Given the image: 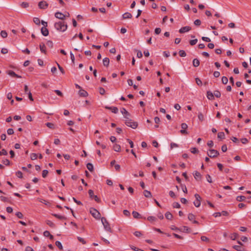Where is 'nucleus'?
I'll list each match as a JSON object with an SVG mask.
<instances>
[{
  "mask_svg": "<svg viewBox=\"0 0 251 251\" xmlns=\"http://www.w3.org/2000/svg\"><path fill=\"white\" fill-rule=\"evenodd\" d=\"M54 27L56 30L64 32L67 30L68 26L67 24H64V22L60 21L55 23L54 24Z\"/></svg>",
  "mask_w": 251,
  "mask_h": 251,
  "instance_id": "f257e3e1",
  "label": "nucleus"
},
{
  "mask_svg": "<svg viewBox=\"0 0 251 251\" xmlns=\"http://www.w3.org/2000/svg\"><path fill=\"white\" fill-rule=\"evenodd\" d=\"M101 221L102 225H103L104 229L109 232L112 233V230L111 229L110 225L108 222L107 221L106 219L104 217H102L101 218Z\"/></svg>",
  "mask_w": 251,
  "mask_h": 251,
  "instance_id": "f03ea898",
  "label": "nucleus"
},
{
  "mask_svg": "<svg viewBox=\"0 0 251 251\" xmlns=\"http://www.w3.org/2000/svg\"><path fill=\"white\" fill-rule=\"evenodd\" d=\"M90 213L94 218L96 219H100V213L95 208L91 207L90 208Z\"/></svg>",
  "mask_w": 251,
  "mask_h": 251,
  "instance_id": "7ed1b4c3",
  "label": "nucleus"
},
{
  "mask_svg": "<svg viewBox=\"0 0 251 251\" xmlns=\"http://www.w3.org/2000/svg\"><path fill=\"white\" fill-rule=\"evenodd\" d=\"M207 154L209 157L211 158H214L219 155V152L217 150L211 149L207 151Z\"/></svg>",
  "mask_w": 251,
  "mask_h": 251,
  "instance_id": "20e7f679",
  "label": "nucleus"
},
{
  "mask_svg": "<svg viewBox=\"0 0 251 251\" xmlns=\"http://www.w3.org/2000/svg\"><path fill=\"white\" fill-rule=\"evenodd\" d=\"M195 197L196 198V201H194V204L196 207H198L201 205V197L200 195L198 194H196L195 195Z\"/></svg>",
  "mask_w": 251,
  "mask_h": 251,
  "instance_id": "39448f33",
  "label": "nucleus"
},
{
  "mask_svg": "<svg viewBox=\"0 0 251 251\" xmlns=\"http://www.w3.org/2000/svg\"><path fill=\"white\" fill-rule=\"evenodd\" d=\"M181 127L182 129L180 130V132L182 134H188V133L186 130V129L188 128V126L186 123H182L181 125Z\"/></svg>",
  "mask_w": 251,
  "mask_h": 251,
  "instance_id": "423d86ee",
  "label": "nucleus"
},
{
  "mask_svg": "<svg viewBox=\"0 0 251 251\" xmlns=\"http://www.w3.org/2000/svg\"><path fill=\"white\" fill-rule=\"evenodd\" d=\"M48 3L47 1L42 0L39 2L38 6L40 9H45L48 7Z\"/></svg>",
  "mask_w": 251,
  "mask_h": 251,
  "instance_id": "0eeeda50",
  "label": "nucleus"
},
{
  "mask_svg": "<svg viewBox=\"0 0 251 251\" xmlns=\"http://www.w3.org/2000/svg\"><path fill=\"white\" fill-rule=\"evenodd\" d=\"M191 29V27L190 26H186L181 27L179 30V32L180 33H184L186 32H188V31H190Z\"/></svg>",
  "mask_w": 251,
  "mask_h": 251,
  "instance_id": "6e6552de",
  "label": "nucleus"
},
{
  "mask_svg": "<svg viewBox=\"0 0 251 251\" xmlns=\"http://www.w3.org/2000/svg\"><path fill=\"white\" fill-rule=\"evenodd\" d=\"M138 123L137 122H134L131 120V121H130L129 122L128 125H126L127 126L130 127L133 129H135L138 126Z\"/></svg>",
  "mask_w": 251,
  "mask_h": 251,
  "instance_id": "1a4fd4ad",
  "label": "nucleus"
},
{
  "mask_svg": "<svg viewBox=\"0 0 251 251\" xmlns=\"http://www.w3.org/2000/svg\"><path fill=\"white\" fill-rule=\"evenodd\" d=\"M55 17L59 19L64 20L65 19L66 16L61 12H57L55 13Z\"/></svg>",
  "mask_w": 251,
  "mask_h": 251,
  "instance_id": "9d476101",
  "label": "nucleus"
},
{
  "mask_svg": "<svg viewBox=\"0 0 251 251\" xmlns=\"http://www.w3.org/2000/svg\"><path fill=\"white\" fill-rule=\"evenodd\" d=\"M7 74L12 76V77H17V78H21V76L20 75H17L14 71H11V70H9L7 71Z\"/></svg>",
  "mask_w": 251,
  "mask_h": 251,
  "instance_id": "9b49d317",
  "label": "nucleus"
},
{
  "mask_svg": "<svg viewBox=\"0 0 251 251\" xmlns=\"http://www.w3.org/2000/svg\"><path fill=\"white\" fill-rule=\"evenodd\" d=\"M78 94L80 97H86L88 95V93L82 89H80V90L79 91Z\"/></svg>",
  "mask_w": 251,
  "mask_h": 251,
  "instance_id": "f8f14e48",
  "label": "nucleus"
},
{
  "mask_svg": "<svg viewBox=\"0 0 251 251\" xmlns=\"http://www.w3.org/2000/svg\"><path fill=\"white\" fill-rule=\"evenodd\" d=\"M41 33L44 36H47L49 35V30L45 27H42L41 29Z\"/></svg>",
  "mask_w": 251,
  "mask_h": 251,
  "instance_id": "ddd939ff",
  "label": "nucleus"
},
{
  "mask_svg": "<svg viewBox=\"0 0 251 251\" xmlns=\"http://www.w3.org/2000/svg\"><path fill=\"white\" fill-rule=\"evenodd\" d=\"M39 47H40L41 51L42 52L46 54V47L44 43H41L40 44Z\"/></svg>",
  "mask_w": 251,
  "mask_h": 251,
  "instance_id": "4468645a",
  "label": "nucleus"
},
{
  "mask_svg": "<svg viewBox=\"0 0 251 251\" xmlns=\"http://www.w3.org/2000/svg\"><path fill=\"white\" fill-rule=\"evenodd\" d=\"M132 17L131 14L129 12H126L123 15V18L124 19H131Z\"/></svg>",
  "mask_w": 251,
  "mask_h": 251,
  "instance_id": "2eb2a0df",
  "label": "nucleus"
},
{
  "mask_svg": "<svg viewBox=\"0 0 251 251\" xmlns=\"http://www.w3.org/2000/svg\"><path fill=\"white\" fill-rule=\"evenodd\" d=\"M194 177L197 180H200L201 178V174L198 172V171H195L194 173L193 174Z\"/></svg>",
  "mask_w": 251,
  "mask_h": 251,
  "instance_id": "dca6fc26",
  "label": "nucleus"
},
{
  "mask_svg": "<svg viewBox=\"0 0 251 251\" xmlns=\"http://www.w3.org/2000/svg\"><path fill=\"white\" fill-rule=\"evenodd\" d=\"M132 215L135 219L142 218V217L141 216V215L138 212L135 211L132 212Z\"/></svg>",
  "mask_w": 251,
  "mask_h": 251,
  "instance_id": "f3484780",
  "label": "nucleus"
},
{
  "mask_svg": "<svg viewBox=\"0 0 251 251\" xmlns=\"http://www.w3.org/2000/svg\"><path fill=\"white\" fill-rule=\"evenodd\" d=\"M121 112L124 116H130V114L125 108H122Z\"/></svg>",
  "mask_w": 251,
  "mask_h": 251,
  "instance_id": "a211bd4d",
  "label": "nucleus"
},
{
  "mask_svg": "<svg viewBox=\"0 0 251 251\" xmlns=\"http://www.w3.org/2000/svg\"><path fill=\"white\" fill-rule=\"evenodd\" d=\"M180 230L182 231L186 232L187 233L191 232V229L187 226H183Z\"/></svg>",
  "mask_w": 251,
  "mask_h": 251,
  "instance_id": "6ab92c4d",
  "label": "nucleus"
},
{
  "mask_svg": "<svg viewBox=\"0 0 251 251\" xmlns=\"http://www.w3.org/2000/svg\"><path fill=\"white\" fill-rule=\"evenodd\" d=\"M109 64V59L107 57H105L103 59V64L104 66H108Z\"/></svg>",
  "mask_w": 251,
  "mask_h": 251,
  "instance_id": "aec40b11",
  "label": "nucleus"
},
{
  "mask_svg": "<svg viewBox=\"0 0 251 251\" xmlns=\"http://www.w3.org/2000/svg\"><path fill=\"white\" fill-rule=\"evenodd\" d=\"M113 150L115 151H121V146L120 145H118V144H115L113 145Z\"/></svg>",
  "mask_w": 251,
  "mask_h": 251,
  "instance_id": "412c9836",
  "label": "nucleus"
},
{
  "mask_svg": "<svg viewBox=\"0 0 251 251\" xmlns=\"http://www.w3.org/2000/svg\"><path fill=\"white\" fill-rule=\"evenodd\" d=\"M207 97L210 100H213L214 98L213 94L210 91L207 92Z\"/></svg>",
  "mask_w": 251,
  "mask_h": 251,
  "instance_id": "4be33fe9",
  "label": "nucleus"
},
{
  "mask_svg": "<svg viewBox=\"0 0 251 251\" xmlns=\"http://www.w3.org/2000/svg\"><path fill=\"white\" fill-rule=\"evenodd\" d=\"M144 195L146 198H151V194L150 191H148L147 190H144Z\"/></svg>",
  "mask_w": 251,
  "mask_h": 251,
  "instance_id": "5701e85b",
  "label": "nucleus"
},
{
  "mask_svg": "<svg viewBox=\"0 0 251 251\" xmlns=\"http://www.w3.org/2000/svg\"><path fill=\"white\" fill-rule=\"evenodd\" d=\"M193 65L195 67H197L200 65V61L197 59L195 58L193 61Z\"/></svg>",
  "mask_w": 251,
  "mask_h": 251,
  "instance_id": "b1692460",
  "label": "nucleus"
},
{
  "mask_svg": "<svg viewBox=\"0 0 251 251\" xmlns=\"http://www.w3.org/2000/svg\"><path fill=\"white\" fill-rule=\"evenodd\" d=\"M165 216L166 218L168 220H171L173 218V215L170 212H167Z\"/></svg>",
  "mask_w": 251,
  "mask_h": 251,
  "instance_id": "393cba45",
  "label": "nucleus"
},
{
  "mask_svg": "<svg viewBox=\"0 0 251 251\" xmlns=\"http://www.w3.org/2000/svg\"><path fill=\"white\" fill-rule=\"evenodd\" d=\"M238 236L237 233H233L230 235V238L232 240H235Z\"/></svg>",
  "mask_w": 251,
  "mask_h": 251,
  "instance_id": "a878e982",
  "label": "nucleus"
},
{
  "mask_svg": "<svg viewBox=\"0 0 251 251\" xmlns=\"http://www.w3.org/2000/svg\"><path fill=\"white\" fill-rule=\"evenodd\" d=\"M246 199V197L244 196H237L236 198V200L238 201H244Z\"/></svg>",
  "mask_w": 251,
  "mask_h": 251,
  "instance_id": "bb28decb",
  "label": "nucleus"
},
{
  "mask_svg": "<svg viewBox=\"0 0 251 251\" xmlns=\"http://www.w3.org/2000/svg\"><path fill=\"white\" fill-rule=\"evenodd\" d=\"M87 169L90 171V172H93V170H94V168H93V165L92 163H88L87 164Z\"/></svg>",
  "mask_w": 251,
  "mask_h": 251,
  "instance_id": "cd10ccee",
  "label": "nucleus"
},
{
  "mask_svg": "<svg viewBox=\"0 0 251 251\" xmlns=\"http://www.w3.org/2000/svg\"><path fill=\"white\" fill-rule=\"evenodd\" d=\"M46 224L51 227H52V228L55 227V224L51 221L47 220Z\"/></svg>",
  "mask_w": 251,
  "mask_h": 251,
  "instance_id": "c85d7f7f",
  "label": "nucleus"
},
{
  "mask_svg": "<svg viewBox=\"0 0 251 251\" xmlns=\"http://www.w3.org/2000/svg\"><path fill=\"white\" fill-rule=\"evenodd\" d=\"M124 118H125V124L128 125L129 122L131 121V119H130V116H124Z\"/></svg>",
  "mask_w": 251,
  "mask_h": 251,
  "instance_id": "c756f323",
  "label": "nucleus"
},
{
  "mask_svg": "<svg viewBox=\"0 0 251 251\" xmlns=\"http://www.w3.org/2000/svg\"><path fill=\"white\" fill-rule=\"evenodd\" d=\"M52 215L60 220H65L66 219V218L64 216L59 215L57 214H52Z\"/></svg>",
  "mask_w": 251,
  "mask_h": 251,
  "instance_id": "7c9ffc66",
  "label": "nucleus"
},
{
  "mask_svg": "<svg viewBox=\"0 0 251 251\" xmlns=\"http://www.w3.org/2000/svg\"><path fill=\"white\" fill-rule=\"evenodd\" d=\"M55 245L60 250H63V247H62V244L60 241H56Z\"/></svg>",
  "mask_w": 251,
  "mask_h": 251,
  "instance_id": "2f4dec72",
  "label": "nucleus"
},
{
  "mask_svg": "<svg viewBox=\"0 0 251 251\" xmlns=\"http://www.w3.org/2000/svg\"><path fill=\"white\" fill-rule=\"evenodd\" d=\"M225 137V133L223 132H219L218 134V138L223 139H224Z\"/></svg>",
  "mask_w": 251,
  "mask_h": 251,
  "instance_id": "473e14b6",
  "label": "nucleus"
},
{
  "mask_svg": "<svg viewBox=\"0 0 251 251\" xmlns=\"http://www.w3.org/2000/svg\"><path fill=\"white\" fill-rule=\"evenodd\" d=\"M0 36L3 38L7 37V33L6 31L5 30L1 31Z\"/></svg>",
  "mask_w": 251,
  "mask_h": 251,
  "instance_id": "72a5a7b5",
  "label": "nucleus"
},
{
  "mask_svg": "<svg viewBox=\"0 0 251 251\" xmlns=\"http://www.w3.org/2000/svg\"><path fill=\"white\" fill-rule=\"evenodd\" d=\"M178 53L179 56L181 57H185L186 56V53L183 50H180L178 52Z\"/></svg>",
  "mask_w": 251,
  "mask_h": 251,
  "instance_id": "f704fd0d",
  "label": "nucleus"
},
{
  "mask_svg": "<svg viewBox=\"0 0 251 251\" xmlns=\"http://www.w3.org/2000/svg\"><path fill=\"white\" fill-rule=\"evenodd\" d=\"M195 218V216L192 214V213H189L188 215V219L190 220V221H193Z\"/></svg>",
  "mask_w": 251,
  "mask_h": 251,
  "instance_id": "c9c22d12",
  "label": "nucleus"
},
{
  "mask_svg": "<svg viewBox=\"0 0 251 251\" xmlns=\"http://www.w3.org/2000/svg\"><path fill=\"white\" fill-rule=\"evenodd\" d=\"M214 96H215L217 98H220L221 97V93L220 91L216 90L214 92Z\"/></svg>",
  "mask_w": 251,
  "mask_h": 251,
  "instance_id": "e433bc0d",
  "label": "nucleus"
},
{
  "mask_svg": "<svg viewBox=\"0 0 251 251\" xmlns=\"http://www.w3.org/2000/svg\"><path fill=\"white\" fill-rule=\"evenodd\" d=\"M222 82L224 84H226L228 82V79L226 76H223L222 78Z\"/></svg>",
  "mask_w": 251,
  "mask_h": 251,
  "instance_id": "4c0bfd02",
  "label": "nucleus"
},
{
  "mask_svg": "<svg viewBox=\"0 0 251 251\" xmlns=\"http://www.w3.org/2000/svg\"><path fill=\"white\" fill-rule=\"evenodd\" d=\"M33 22L34 23L37 25H40V21L39 18H33Z\"/></svg>",
  "mask_w": 251,
  "mask_h": 251,
  "instance_id": "58836bf2",
  "label": "nucleus"
},
{
  "mask_svg": "<svg viewBox=\"0 0 251 251\" xmlns=\"http://www.w3.org/2000/svg\"><path fill=\"white\" fill-rule=\"evenodd\" d=\"M37 158V155L36 153H32L30 155V158L31 160H34L36 159Z\"/></svg>",
  "mask_w": 251,
  "mask_h": 251,
  "instance_id": "ea45409f",
  "label": "nucleus"
},
{
  "mask_svg": "<svg viewBox=\"0 0 251 251\" xmlns=\"http://www.w3.org/2000/svg\"><path fill=\"white\" fill-rule=\"evenodd\" d=\"M173 206L174 208H179L180 205L178 202H175L173 203Z\"/></svg>",
  "mask_w": 251,
  "mask_h": 251,
  "instance_id": "a19ab883",
  "label": "nucleus"
},
{
  "mask_svg": "<svg viewBox=\"0 0 251 251\" xmlns=\"http://www.w3.org/2000/svg\"><path fill=\"white\" fill-rule=\"evenodd\" d=\"M198 118L201 121H203L204 120V116L201 113H199Z\"/></svg>",
  "mask_w": 251,
  "mask_h": 251,
  "instance_id": "79ce46f5",
  "label": "nucleus"
},
{
  "mask_svg": "<svg viewBox=\"0 0 251 251\" xmlns=\"http://www.w3.org/2000/svg\"><path fill=\"white\" fill-rule=\"evenodd\" d=\"M197 42H198V40L197 39H195L194 40H190L189 43L191 46H193V45H195V44H196Z\"/></svg>",
  "mask_w": 251,
  "mask_h": 251,
  "instance_id": "37998d69",
  "label": "nucleus"
},
{
  "mask_svg": "<svg viewBox=\"0 0 251 251\" xmlns=\"http://www.w3.org/2000/svg\"><path fill=\"white\" fill-rule=\"evenodd\" d=\"M48 174V171L47 170H44L42 172V176L44 178H45Z\"/></svg>",
  "mask_w": 251,
  "mask_h": 251,
  "instance_id": "c03bdc74",
  "label": "nucleus"
},
{
  "mask_svg": "<svg viewBox=\"0 0 251 251\" xmlns=\"http://www.w3.org/2000/svg\"><path fill=\"white\" fill-rule=\"evenodd\" d=\"M148 220L151 222H154L156 220V218L154 216H149L147 218Z\"/></svg>",
  "mask_w": 251,
  "mask_h": 251,
  "instance_id": "a18cd8bd",
  "label": "nucleus"
},
{
  "mask_svg": "<svg viewBox=\"0 0 251 251\" xmlns=\"http://www.w3.org/2000/svg\"><path fill=\"white\" fill-rule=\"evenodd\" d=\"M88 194H89V197L91 199H93V197H94V196H95L94 195V192H93V191L92 190H89L88 191Z\"/></svg>",
  "mask_w": 251,
  "mask_h": 251,
  "instance_id": "49530a36",
  "label": "nucleus"
},
{
  "mask_svg": "<svg viewBox=\"0 0 251 251\" xmlns=\"http://www.w3.org/2000/svg\"><path fill=\"white\" fill-rule=\"evenodd\" d=\"M38 201L42 203H44L46 205H48L49 204V202L47 201L43 200L42 199H38Z\"/></svg>",
  "mask_w": 251,
  "mask_h": 251,
  "instance_id": "de8ad7c7",
  "label": "nucleus"
},
{
  "mask_svg": "<svg viewBox=\"0 0 251 251\" xmlns=\"http://www.w3.org/2000/svg\"><path fill=\"white\" fill-rule=\"evenodd\" d=\"M191 152L192 153L195 154L198 153L199 152V151L196 148H192L191 149Z\"/></svg>",
  "mask_w": 251,
  "mask_h": 251,
  "instance_id": "09e8293b",
  "label": "nucleus"
},
{
  "mask_svg": "<svg viewBox=\"0 0 251 251\" xmlns=\"http://www.w3.org/2000/svg\"><path fill=\"white\" fill-rule=\"evenodd\" d=\"M57 64V65L58 66V69H59V70L60 71V72L63 74H65V71L63 69V68L58 63H56Z\"/></svg>",
  "mask_w": 251,
  "mask_h": 251,
  "instance_id": "8fccbe9b",
  "label": "nucleus"
},
{
  "mask_svg": "<svg viewBox=\"0 0 251 251\" xmlns=\"http://www.w3.org/2000/svg\"><path fill=\"white\" fill-rule=\"evenodd\" d=\"M16 175L17 177L19 178H22L23 177V173L22 172L19 171L17 172H16Z\"/></svg>",
  "mask_w": 251,
  "mask_h": 251,
  "instance_id": "3c124183",
  "label": "nucleus"
},
{
  "mask_svg": "<svg viewBox=\"0 0 251 251\" xmlns=\"http://www.w3.org/2000/svg\"><path fill=\"white\" fill-rule=\"evenodd\" d=\"M7 154V152L5 149H2L0 151V155H6Z\"/></svg>",
  "mask_w": 251,
  "mask_h": 251,
  "instance_id": "603ef678",
  "label": "nucleus"
},
{
  "mask_svg": "<svg viewBox=\"0 0 251 251\" xmlns=\"http://www.w3.org/2000/svg\"><path fill=\"white\" fill-rule=\"evenodd\" d=\"M47 45L50 48H52L53 46V44L52 41H48L47 42Z\"/></svg>",
  "mask_w": 251,
  "mask_h": 251,
  "instance_id": "864d4df0",
  "label": "nucleus"
},
{
  "mask_svg": "<svg viewBox=\"0 0 251 251\" xmlns=\"http://www.w3.org/2000/svg\"><path fill=\"white\" fill-rule=\"evenodd\" d=\"M15 215L20 219H22L23 218V215L20 212H17V213H16Z\"/></svg>",
  "mask_w": 251,
  "mask_h": 251,
  "instance_id": "5fc2aeb1",
  "label": "nucleus"
},
{
  "mask_svg": "<svg viewBox=\"0 0 251 251\" xmlns=\"http://www.w3.org/2000/svg\"><path fill=\"white\" fill-rule=\"evenodd\" d=\"M54 92L59 96L63 97V94H62V93L60 90H54Z\"/></svg>",
  "mask_w": 251,
  "mask_h": 251,
  "instance_id": "6e6d98bb",
  "label": "nucleus"
},
{
  "mask_svg": "<svg viewBox=\"0 0 251 251\" xmlns=\"http://www.w3.org/2000/svg\"><path fill=\"white\" fill-rule=\"evenodd\" d=\"M206 178L207 181L208 182H209V183L212 182L211 177L209 175H207L206 176Z\"/></svg>",
  "mask_w": 251,
  "mask_h": 251,
  "instance_id": "4d7b16f0",
  "label": "nucleus"
},
{
  "mask_svg": "<svg viewBox=\"0 0 251 251\" xmlns=\"http://www.w3.org/2000/svg\"><path fill=\"white\" fill-rule=\"evenodd\" d=\"M181 188L182 189V191L184 193H187V189L185 185L181 184Z\"/></svg>",
  "mask_w": 251,
  "mask_h": 251,
  "instance_id": "13d9d810",
  "label": "nucleus"
},
{
  "mask_svg": "<svg viewBox=\"0 0 251 251\" xmlns=\"http://www.w3.org/2000/svg\"><path fill=\"white\" fill-rule=\"evenodd\" d=\"M133 234L135 236H136V237H140L142 235V233L140 231H137L134 232Z\"/></svg>",
  "mask_w": 251,
  "mask_h": 251,
  "instance_id": "bf43d9fd",
  "label": "nucleus"
},
{
  "mask_svg": "<svg viewBox=\"0 0 251 251\" xmlns=\"http://www.w3.org/2000/svg\"><path fill=\"white\" fill-rule=\"evenodd\" d=\"M233 248L237 251H241V247L240 246L235 245Z\"/></svg>",
  "mask_w": 251,
  "mask_h": 251,
  "instance_id": "052dcab7",
  "label": "nucleus"
},
{
  "mask_svg": "<svg viewBox=\"0 0 251 251\" xmlns=\"http://www.w3.org/2000/svg\"><path fill=\"white\" fill-rule=\"evenodd\" d=\"M201 39L203 41L207 42H210L211 41V39L207 37H202Z\"/></svg>",
  "mask_w": 251,
  "mask_h": 251,
  "instance_id": "680f3d73",
  "label": "nucleus"
},
{
  "mask_svg": "<svg viewBox=\"0 0 251 251\" xmlns=\"http://www.w3.org/2000/svg\"><path fill=\"white\" fill-rule=\"evenodd\" d=\"M201 239L202 241H206V242L209 241V238H208L207 237H206V236H201Z\"/></svg>",
  "mask_w": 251,
  "mask_h": 251,
  "instance_id": "e2e57ef3",
  "label": "nucleus"
},
{
  "mask_svg": "<svg viewBox=\"0 0 251 251\" xmlns=\"http://www.w3.org/2000/svg\"><path fill=\"white\" fill-rule=\"evenodd\" d=\"M77 239L79 242H81L83 244H86V241L83 238L80 237H77Z\"/></svg>",
  "mask_w": 251,
  "mask_h": 251,
  "instance_id": "0e129e2a",
  "label": "nucleus"
},
{
  "mask_svg": "<svg viewBox=\"0 0 251 251\" xmlns=\"http://www.w3.org/2000/svg\"><path fill=\"white\" fill-rule=\"evenodd\" d=\"M194 24L197 25V26H199V25H200L201 24V20H199V19H197L196 20H195L194 21Z\"/></svg>",
  "mask_w": 251,
  "mask_h": 251,
  "instance_id": "69168bd1",
  "label": "nucleus"
},
{
  "mask_svg": "<svg viewBox=\"0 0 251 251\" xmlns=\"http://www.w3.org/2000/svg\"><path fill=\"white\" fill-rule=\"evenodd\" d=\"M28 5H29L28 3L26 2H23L21 3V6L23 8H26V7H28Z\"/></svg>",
  "mask_w": 251,
  "mask_h": 251,
  "instance_id": "338daca9",
  "label": "nucleus"
},
{
  "mask_svg": "<svg viewBox=\"0 0 251 251\" xmlns=\"http://www.w3.org/2000/svg\"><path fill=\"white\" fill-rule=\"evenodd\" d=\"M7 132L8 135H12L14 133V130L12 128H9L7 129Z\"/></svg>",
  "mask_w": 251,
  "mask_h": 251,
  "instance_id": "774afa93",
  "label": "nucleus"
}]
</instances>
